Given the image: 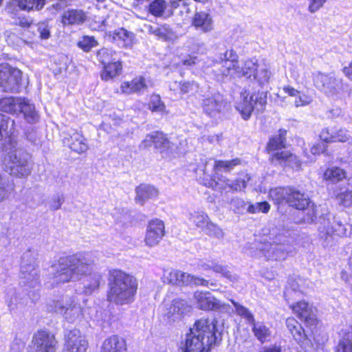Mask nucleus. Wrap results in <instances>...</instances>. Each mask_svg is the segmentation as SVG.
I'll list each match as a JSON object with an SVG mask.
<instances>
[{
	"mask_svg": "<svg viewBox=\"0 0 352 352\" xmlns=\"http://www.w3.org/2000/svg\"><path fill=\"white\" fill-rule=\"evenodd\" d=\"M94 262L91 252L77 253L61 257L55 266L54 281L56 283H65L89 276L87 280L88 283L84 286V292L87 294H90L99 287L102 280L100 274L93 272Z\"/></svg>",
	"mask_w": 352,
	"mask_h": 352,
	"instance_id": "nucleus-1",
	"label": "nucleus"
},
{
	"mask_svg": "<svg viewBox=\"0 0 352 352\" xmlns=\"http://www.w3.org/2000/svg\"><path fill=\"white\" fill-rule=\"evenodd\" d=\"M239 56L232 49L227 50L225 52L219 54L218 58L214 61L212 72L217 80L225 82L232 80L236 78L245 76L254 77L257 69V63L252 59L245 60L241 66Z\"/></svg>",
	"mask_w": 352,
	"mask_h": 352,
	"instance_id": "nucleus-2",
	"label": "nucleus"
},
{
	"mask_svg": "<svg viewBox=\"0 0 352 352\" xmlns=\"http://www.w3.org/2000/svg\"><path fill=\"white\" fill-rule=\"evenodd\" d=\"M216 325L208 318L197 320L186 334L184 352H209L217 340Z\"/></svg>",
	"mask_w": 352,
	"mask_h": 352,
	"instance_id": "nucleus-3",
	"label": "nucleus"
},
{
	"mask_svg": "<svg viewBox=\"0 0 352 352\" xmlns=\"http://www.w3.org/2000/svg\"><path fill=\"white\" fill-rule=\"evenodd\" d=\"M108 300L117 305H126L134 300L138 289L137 279L119 270L109 272Z\"/></svg>",
	"mask_w": 352,
	"mask_h": 352,
	"instance_id": "nucleus-4",
	"label": "nucleus"
},
{
	"mask_svg": "<svg viewBox=\"0 0 352 352\" xmlns=\"http://www.w3.org/2000/svg\"><path fill=\"white\" fill-rule=\"evenodd\" d=\"M6 145L5 149H1L4 152L2 157L3 169L13 177H28L32 169L30 153L20 147L16 142H8Z\"/></svg>",
	"mask_w": 352,
	"mask_h": 352,
	"instance_id": "nucleus-5",
	"label": "nucleus"
},
{
	"mask_svg": "<svg viewBox=\"0 0 352 352\" xmlns=\"http://www.w3.org/2000/svg\"><path fill=\"white\" fill-rule=\"evenodd\" d=\"M314 87L326 96L336 99L349 91V85L334 73L316 72L312 75Z\"/></svg>",
	"mask_w": 352,
	"mask_h": 352,
	"instance_id": "nucleus-6",
	"label": "nucleus"
},
{
	"mask_svg": "<svg viewBox=\"0 0 352 352\" xmlns=\"http://www.w3.org/2000/svg\"><path fill=\"white\" fill-rule=\"evenodd\" d=\"M286 132L285 130H279L278 134L272 138L267 144L269 152H275L272 155V162H284L287 166L293 167L294 165L296 167H298L300 163L296 155L288 151H279V150L285 147Z\"/></svg>",
	"mask_w": 352,
	"mask_h": 352,
	"instance_id": "nucleus-7",
	"label": "nucleus"
},
{
	"mask_svg": "<svg viewBox=\"0 0 352 352\" xmlns=\"http://www.w3.org/2000/svg\"><path fill=\"white\" fill-rule=\"evenodd\" d=\"M47 310L63 316L69 322L78 320L82 315L80 305L69 296H62L58 300H53L47 304Z\"/></svg>",
	"mask_w": 352,
	"mask_h": 352,
	"instance_id": "nucleus-8",
	"label": "nucleus"
},
{
	"mask_svg": "<svg viewBox=\"0 0 352 352\" xmlns=\"http://www.w3.org/2000/svg\"><path fill=\"white\" fill-rule=\"evenodd\" d=\"M268 261H283L294 251L287 238L282 234L276 236L272 243L265 244L261 250Z\"/></svg>",
	"mask_w": 352,
	"mask_h": 352,
	"instance_id": "nucleus-9",
	"label": "nucleus"
},
{
	"mask_svg": "<svg viewBox=\"0 0 352 352\" xmlns=\"http://www.w3.org/2000/svg\"><path fill=\"white\" fill-rule=\"evenodd\" d=\"M23 74L17 68L8 64H0V89L3 92H19L21 86Z\"/></svg>",
	"mask_w": 352,
	"mask_h": 352,
	"instance_id": "nucleus-10",
	"label": "nucleus"
},
{
	"mask_svg": "<svg viewBox=\"0 0 352 352\" xmlns=\"http://www.w3.org/2000/svg\"><path fill=\"white\" fill-rule=\"evenodd\" d=\"M287 204L289 206L297 210H306L305 221L311 223L316 220L318 209L314 204L311 205L309 198L304 192L294 188H291Z\"/></svg>",
	"mask_w": 352,
	"mask_h": 352,
	"instance_id": "nucleus-11",
	"label": "nucleus"
},
{
	"mask_svg": "<svg viewBox=\"0 0 352 352\" xmlns=\"http://www.w3.org/2000/svg\"><path fill=\"white\" fill-rule=\"evenodd\" d=\"M243 94V100L237 106V109L241 112L245 120L250 118L254 109L257 111H263L267 103V92H258L254 94L248 98V95Z\"/></svg>",
	"mask_w": 352,
	"mask_h": 352,
	"instance_id": "nucleus-12",
	"label": "nucleus"
},
{
	"mask_svg": "<svg viewBox=\"0 0 352 352\" xmlns=\"http://www.w3.org/2000/svg\"><path fill=\"white\" fill-rule=\"evenodd\" d=\"M56 344L54 334L47 331H38L33 336L30 352H55Z\"/></svg>",
	"mask_w": 352,
	"mask_h": 352,
	"instance_id": "nucleus-13",
	"label": "nucleus"
},
{
	"mask_svg": "<svg viewBox=\"0 0 352 352\" xmlns=\"http://www.w3.org/2000/svg\"><path fill=\"white\" fill-rule=\"evenodd\" d=\"M250 180V176L248 174H245L243 177H239L233 181L218 172H214L212 176V181L214 182L215 186L222 190L228 188L235 192L243 191L247 187Z\"/></svg>",
	"mask_w": 352,
	"mask_h": 352,
	"instance_id": "nucleus-14",
	"label": "nucleus"
},
{
	"mask_svg": "<svg viewBox=\"0 0 352 352\" xmlns=\"http://www.w3.org/2000/svg\"><path fill=\"white\" fill-rule=\"evenodd\" d=\"M30 256L29 252L23 256V263L20 271V283L23 286L35 287L38 285V270L35 267V263H27L28 258Z\"/></svg>",
	"mask_w": 352,
	"mask_h": 352,
	"instance_id": "nucleus-15",
	"label": "nucleus"
},
{
	"mask_svg": "<svg viewBox=\"0 0 352 352\" xmlns=\"http://www.w3.org/2000/svg\"><path fill=\"white\" fill-rule=\"evenodd\" d=\"M294 313L308 326L316 324L317 321L316 309L305 301H299L290 305Z\"/></svg>",
	"mask_w": 352,
	"mask_h": 352,
	"instance_id": "nucleus-16",
	"label": "nucleus"
},
{
	"mask_svg": "<svg viewBox=\"0 0 352 352\" xmlns=\"http://www.w3.org/2000/svg\"><path fill=\"white\" fill-rule=\"evenodd\" d=\"M165 234L164 222L158 219L149 221L145 235L144 242L148 247L157 245Z\"/></svg>",
	"mask_w": 352,
	"mask_h": 352,
	"instance_id": "nucleus-17",
	"label": "nucleus"
},
{
	"mask_svg": "<svg viewBox=\"0 0 352 352\" xmlns=\"http://www.w3.org/2000/svg\"><path fill=\"white\" fill-rule=\"evenodd\" d=\"M65 348L68 352H85L88 343L79 330L74 329L65 334Z\"/></svg>",
	"mask_w": 352,
	"mask_h": 352,
	"instance_id": "nucleus-18",
	"label": "nucleus"
},
{
	"mask_svg": "<svg viewBox=\"0 0 352 352\" xmlns=\"http://www.w3.org/2000/svg\"><path fill=\"white\" fill-rule=\"evenodd\" d=\"M225 105L223 98L219 94L206 97L201 102L204 112L211 118L219 116L222 112Z\"/></svg>",
	"mask_w": 352,
	"mask_h": 352,
	"instance_id": "nucleus-19",
	"label": "nucleus"
},
{
	"mask_svg": "<svg viewBox=\"0 0 352 352\" xmlns=\"http://www.w3.org/2000/svg\"><path fill=\"white\" fill-rule=\"evenodd\" d=\"M195 307L202 310H218L222 306L211 293L197 291L193 295Z\"/></svg>",
	"mask_w": 352,
	"mask_h": 352,
	"instance_id": "nucleus-20",
	"label": "nucleus"
},
{
	"mask_svg": "<svg viewBox=\"0 0 352 352\" xmlns=\"http://www.w3.org/2000/svg\"><path fill=\"white\" fill-rule=\"evenodd\" d=\"M191 306L185 300L174 299L167 307L166 316L170 321L175 322L180 319L184 314L190 312Z\"/></svg>",
	"mask_w": 352,
	"mask_h": 352,
	"instance_id": "nucleus-21",
	"label": "nucleus"
},
{
	"mask_svg": "<svg viewBox=\"0 0 352 352\" xmlns=\"http://www.w3.org/2000/svg\"><path fill=\"white\" fill-rule=\"evenodd\" d=\"M286 326L287 329L292 335L294 340L302 346L307 347L310 344V340H309L307 334L305 332L302 325L292 317L288 318L286 320Z\"/></svg>",
	"mask_w": 352,
	"mask_h": 352,
	"instance_id": "nucleus-22",
	"label": "nucleus"
},
{
	"mask_svg": "<svg viewBox=\"0 0 352 352\" xmlns=\"http://www.w3.org/2000/svg\"><path fill=\"white\" fill-rule=\"evenodd\" d=\"M64 142L78 154L86 152L89 148L86 138L81 133L76 131L69 133L68 136L64 138Z\"/></svg>",
	"mask_w": 352,
	"mask_h": 352,
	"instance_id": "nucleus-23",
	"label": "nucleus"
},
{
	"mask_svg": "<svg viewBox=\"0 0 352 352\" xmlns=\"http://www.w3.org/2000/svg\"><path fill=\"white\" fill-rule=\"evenodd\" d=\"M14 121L10 117L3 115V120L0 122V149H5L6 144L10 142H16L12 136L14 132Z\"/></svg>",
	"mask_w": 352,
	"mask_h": 352,
	"instance_id": "nucleus-24",
	"label": "nucleus"
},
{
	"mask_svg": "<svg viewBox=\"0 0 352 352\" xmlns=\"http://www.w3.org/2000/svg\"><path fill=\"white\" fill-rule=\"evenodd\" d=\"M212 19L210 14L206 12H197L192 21V25L196 30L202 32H209L213 29Z\"/></svg>",
	"mask_w": 352,
	"mask_h": 352,
	"instance_id": "nucleus-25",
	"label": "nucleus"
},
{
	"mask_svg": "<svg viewBox=\"0 0 352 352\" xmlns=\"http://www.w3.org/2000/svg\"><path fill=\"white\" fill-rule=\"evenodd\" d=\"M87 19L86 13L82 10L69 9L62 15L61 22L64 25H78Z\"/></svg>",
	"mask_w": 352,
	"mask_h": 352,
	"instance_id": "nucleus-26",
	"label": "nucleus"
},
{
	"mask_svg": "<svg viewBox=\"0 0 352 352\" xmlns=\"http://www.w3.org/2000/svg\"><path fill=\"white\" fill-rule=\"evenodd\" d=\"M126 350L125 340L117 336H113L104 341L100 352H126Z\"/></svg>",
	"mask_w": 352,
	"mask_h": 352,
	"instance_id": "nucleus-27",
	"label": "nucleus"
},
{
	"mask_svg": "<svg viewBox=\"0 0 352 352\" xmlns=\"http://www.w3.org/2000/svg\"><path fill=\"white\" fill-rule=\"evenodd\" d=\"M135 201L144 205V203L150 199L155 198L158 196V190L153 186L142 184L135 189Z\"/></svg>",
	"mask_w": 352,
	"mask_h": 352,
	"instance_id": "nucleus-28",
	"label": "nucleus"
},
{
	"mask_svg": "<svg viewBox=\"0 0 352 352\" xmlns=\"http://www.w3.org/2000/svg\"><path fill=\"white\" fill-rule=\"evenodd\" d=\"M320 233V237L324 238V241L328 245L332 239V234L338 236H345L347 232L346 226L342 224L340 221H334L333 226L331 229H326L324 226H320L318 228Z\"/></svg>",
	"mask_w": 352,
	"mask_h": 352,
	"instance_id": "nucleus-29",
	"label": "nucleus"
},
{
	"mask_svg": "<svg viewBox=\"0 0 352 352\" xmlns=\"http://www.w3.org/2000/svg\"><path fill=\"white\" fill-rule=\"evenodd\" d=\"M21 104L17 109V114L23 113L24 119L29 123H34L38 120V114L35 110V107L30 100L21 98Z\"/></svg>",
	"mask_w": 352,
	"mask_h": 352,
	"instance_id": "nucleus-30",
	"label": "nucleus"
},
{
	"mask_svg": "<svg viewBox=\"0 0 352 352\" xmlns=\"http://www.w3.org/2000/svg\"><path fill=\"white\" fill-rule=\"evenodd\" d=\"M21 104L17 109V114L23 113L24 119L29 123H34L38 120V114L35 110V107L30 100L21 98Z\"/></svg>",
	"mask_w": 352,
	"mask_h": 352,
	"instance_id": "nucleus-31",
	"label": "nucleus"
},
{
	"mask_svg": "<svg viewBox=\"0 0 352 352\" xmlns=\"http://www.w3.org/2000/svg\"><path fill=\"white\" fill-rule=\"evenodd\" d=\"M123 93H143L147 89L146 80L143 76L135 78L130 82H124L120 87Z\"/></svg>",
	"mask_w": 352,
	"mask_h": 352,
	"instance_id": "nucleus-32",
	"label": "nucleus"
},
{
	"mask_svg": "<svg viewBox=\"0 0 352 352\" xmlns=\"http://www.w3.org/2000/svg\"><path fill=\"white\" fill-rule=\"evenodd\" d=\"M199 266L204 270H212L216 273L221 274L223 276L227 278L230 281H235L237 280L236 275L232 274V273L227 269L226 266L219 264L214 261H201L199 263Z\"/></svg>",
	"mask_w": 352,
	"mask_h": 352,
	"instance_id": "nucleus-33",
	"label": "nucleus"
},
{
	"mask_svg": "<svg viewBox=\"0 0 352 352\" xmlns=\"http://www.w3.org/2000/svg\"><path fill=\"white\" fill-rule=\"evenodd\" d=\"M113 38L120 46L127 47L133 45L135 36L133 33L129 32L124 28H120L115 30Z\"/></svg>",
	"mask_w": 352,
	"mask_h": 352,
	"instance_id": "nucleus-34",
	"label": "nucleus"
},
{
	"mask_svg": "<svg viewBox=\"0 0 352 352\" xmlns=\"http://www.w3.org/2000/svg\"><path fill=\"white\" fill-rule=\"evenodd\" d=\"M190 284H195L197 285L207 286L208 280L192 276L186 272L179 270L178 272V282L177 285H188Z\"/></svg>",
	"mask_w": 352,
	"mask_h": 352,
	"instance_id": "nucleus-35",
	"label": "nucleus"
},
{
	"mask_svg": "<svg viewBox=\"0 0 352 352\" xmlns=\"http://www.w3.org/2000/svg\"><path fill=\"white\" fill-rule=\"evenodd\" d=\"M149 12L155 16L164 15L170 16L173 14L172 10H168V6L164 0H155L149 5Z\"/></svg>",
	"mask_w": 352,
	"mask_h": 352,
	"instance_id": "nucleus-36",
	"label": "nucleus"
},
{
	"mask_svg": "<svg viewBox=\"0 0 352 352\" xmlns=\"http://www.w3.org/2000/svg\"><path fill=\"white\" fill-rule=\"evenodd\" d=\"M122 70V65L119 61H111L104 65V69L101 78L104 80H109L118 76Z\"/></svg>",
	"mask_w": 352,
	"mask_h": 352,
	"instance_id": "nucleus-37",
	"label": "nucleus"
},
{
	"mask_svg": "<svg viewBox=\"0 0 352 352\" xmlns=\"http://www.w3.org/2000/svg\"><path fill=\"white\" fill-rule=\"evenodd\" d=\"M21 98L5 97L0 99V111L17 114V109L21 104Z\"/></svg>",
	"mask_w": 352,
	"mask_h": 352,
	"instance_id": "nucleus-38",
	"label": "nucleus"
},
{
	"mask_svg": "<svg viewBox=\"0 0 352 352\" xmlns=\"http://www.w3.org/2000/svg\"><path fill=\"white\" fill-rule=\"evenodd\" d=\"M241 164V160L239 158H234L230 160H219L214 161L213 169L214 172L223 171L229 173L232 171L235 166Z\"/></svg>",
	"mask_w": 352,
	"mask_h": 352,
	"instance_id": "nucleus-39",
	"label": "nucleus"
},
{
	"mask_svg": "<svg viewBox=\"0 0 352 352\" xmlns=\"http://www.w3.org/2000/svg\"><path fill=\"white\" fill-rule=\"evenodd\" d=\"M290 190L291 187H277L271 189L270 190L269 195L277 204H282L285 201L287 203Z\"/></svg>",
	"mask_w": 352,
	"mask_h": 352,
	"instance_id": "nucleus-40",
	"label": "nucleus"
},
{
	"mask_svg": "<svg viewBox=\"0 0 352 352\" xmlns=\"http://www.w3.org/2000/svg\"><path fill=\"white\" fill-rule=\"evenodd\" d=\"M252 332L254 336L261 342L264 343L267 341L271 336V331L268 327H267L262 322H254L252 324Z\"/></svg>",
	"mask_w": 352,
	"mask_h": 352,
	"instance_id": "nucleus-41",
	"label": "nucleus"
},
{
	"mask_svg": "<svg viewBox=\"0 0 352 352\" xmlns=\"http://www.w3.org/2000/svg\"><path fill=\"white\" fill-rule=\"evenodd\" d=\"M346 171L340 167L328 168L324 173L323 178L332 182H338L346 177Z\"/></svg>",
	"mask_w": 352,
	"mask_h": 352,
	"instance_id": "nucleus-42",
	"label": "nucleus"
},
{
	"mask_svg": "<svg viewBox=\"0 0 352 352\" xmlns=\"http://www.w3.org/2000/svg\"><path fill=\"white\" fill-rule=\"evenodd\" d=\"M198 87V84L194 80L184 82L175 81L170 85V89L171 90L175 91L177 89H179L180 92L183 94L197 91Z\"/></svg>",
	"mask_w": 352,
	"mask_h": 352,
	"instance_id": "nucleus-43",
	"label": "nucleus"
},
{
	"mask_svg": "<svg viewBox=\"0 0 352 352\" xmlns=\"http://www.w3.org/2000/svg\"><path fill=\"white\" fill-rule=\"evenodd\" d=\"M188 219L197 228H200L203 230H205L210 222L208 215L206 213L199 211H195L194 212L190 213Z\"/></svg>",
	"mask_w": 352,
	"mask_h": 352,
	"instance_id": "nucleus-44",
	"label": "nucleus"
},
{
	"mask_svg": "<svg viewBox=\"0 0 352 352\" xmlns=\"http://www.w3.org/2000/svg\"><path fill=\"white\" fill-rule=\"evenodd\" d=\"M154 145L156 149L163 153L170 148V142L163 133L156 131L155 132Z\"/></svg>",
	"mask_w": 352,
	"mask_h": 352,
	"instance_id": "nucleus-45",
	"label": "nucleus"
},
{
	"mask_svg": "<svg viewBox=\"0 0 352 352\" xmlns=\"http://www.w3.org/2000/svg\"><path fill=\"white\" fill-rule=\"evenodd\" d=\"M232 303L235 307V311L237 315L245 318L250 324H252L255 322L254 317L250 311L245 307L240 305L234 300H230Z\"/></svg>",
	"mask_w": 352,
	"mask_h": 352,
	"instance_id": "nucleus-46",
	"label": "nucleus"
},
{
	"mask_svg": "<svg viewBox=\"0 0 352 352\" xmlns=\"http://www.w3.org/2000/svg\"><path fill=\"white\" fill-rule=\"evenodd\" d=\"M232 303L235 307V311L237 315L245 318L250 324H252L255 322L254 317L250 311L245 307L240 305L234 300H230Z\"/></svg>",
	"mask_w": 352,
	"mask_h": 352,
	"instance_id": "nucleus-47",
	"label": "nucleus"
},
{
	"mask_svg": "<svg viewBox=\"0 0 352 352\" xmlns=\"http://www.w3.org/2000/svg\"><path fill=\"white\" fill-rule=\"evenodd\" d=\"M98 45V41L92 36H83L78 43V46L84 52H88Z\"/></svg>",
	"mask_w": 352,
	"mask_h": 352,
	"instance_id": "nucleus-48",
	"label": "nucleus"
},
{
	"mask_svg": "<svg viewBox=\"0 0 352 352\" xmlns=\"http://www.w3.org/2000/svg\"><path fill=\"white\" fill-rule=\"evenodd\" d=\"M23 298H19V294L16 292L14 289H10L7 293L6 303L9 307L10 311L14 310L18 304L21 303ZM24 302H21L23 303Z\"/></svg>",
	"mask_w": 352,
	"mask_h": 352,
	"instance_id": "nucleus-49",
	"label": "nucleus"
},
{
	"mask_svg": "<svg viewBox=\"0 0 352 352\" xmlns=\"http://www.w3.org/2000/svg\"><path fill=\"white\" fill-rule=\"evenodd\" d=\"M21 10H26L22 0H10L6 8V11L12 18H14Z\"/></svg>",
	"mask_w": 352,
	"mask_h": 352,
	"instance_id": "nucleus-50",
	"label": "nucleus"
},
{
	"mask_svg": "<svg viewBox=\"0 0 352 352\" xmlns=\"http://www.w3.org/2000/svg\"><path fill=\"white\" fill-rule=\"evenodd\" d=\"M229 206L235 213L243 214L246 210L247 204L243 199L236 196L230 200Z\"/></svg>",
	"mask_w": 352,
	"mask_h": 352,
	"instance_id": "nucleus-51",
	"label": "nucleus"
},
{
	"mask_svg": "<svg viewBox=\"0 0 352 352\" xmlns=\"http://www.w3.org/2000/svg\"><path fill=\"white\" fill-rule=\"evenodd\" d=\"M149 109L153 112L166 113V105L159 95H153L149 102Z\"/></svg>",
	"mask_w": 352,
	"mask_h": 352,
	"instance_id": "nucleus-52",
	"label": "nucleus"
},
{
	"mask_svg": "<svg viewBox=\"0 0 352 352\" xmlns=\"http://www.w3.org/2000/svg\"><path fill=\"white\" fill-rule=\"evenodd\" d=\"M155 36L165 41L170 40L174 36V32L168 25H157Z\"/></svg>",
	"mask_w": 352,
	"mask_h": 352,
	"instance_id": "nucleus-53",
	"label": "nucleus"
},
{
	"mask_svg": "<svg viewBox=\"0 0 352 352\" xmlns=\"http://www.w3.org/2000/svg\"><path fill=\"white\" fill-rule=\"evenodd\" d=\"M333 142H346L351 139L349 131L342 128H333Z\"/></svg>",
	"mask_w": 352,
	"mask_h": 352,
	"instance_id": "nucleus-54",
	"label": "nucleus"
},
{
	"mask_svg": "<svg viewBox=\"0 0 352 352\" xmlns=\"http://www.w3.org/2000/svg\"><path fill=\"white\" fill-rule=\"evenodd\" d=\"M208 235L214 236L219 239H221L224 236L223 230L218 226L214 224L211 221L207 225L206 228L204 230Z\"/></svg>",
	"mask_w": 352,
	"mask_h": 352,
	"instance_id": "nucleus-55",
	"label": "nucleus"
},
{
	"mask_svg": "<svg viewBox=\"0 0 352 352\" xmlns=\"http://www.w3.org/2000/svg\"><path fill=\"white\" fill-rule=\"evenodd\" d=\"M97 56L99 61L103 65H106L107 63L116 60L112 58L113 54L111 51L107 48L100 50L98 52Z\"/></svg>",
	"mask_w": 352,
	"mask_h": 352,
	"instance_id": "nucleus-56",
	"label": "nucleus"
},
{
	"mask_svg": "<svg viewBox=\"0 0 352 352\" xmlns=\"http://www.w3.org/2000/svg\"><path fill=\"white\" fill-rule=\"evenodd\" d=\"M336 199L340 205L348 207L352 204V191L346 190L341 192L337 196Z\"/></svg>",
	"mask_w": 352,
	"mask_h": 352,
	"instance_id": "nucleus-57",
	"label": "nucleus"
},
{
	"mask_svg": "<svg viewBox=\"0 0 352 352\" xmlns=\"http://www.w3.org/2000/svg\"><path fill=\"white\" fill-rule=\"evenodd\" d=\"M178 270H166L164 274V282L177 285L178 282Z\"/></svg>",
	"mask_w": 352,
	"mask_h": 352,
	"instance_id": "nucleus-58",
	"label": "nucleus"
},
{
	"mask_svg": "<svg viewBox=\"0 0 352 352\" xmlns=\"http://www.w3.org/2000/svg\"><path fill=\"white\" fill-rule=\"evenodd\" d=\"M25 9L30 10L32 9L41 10L43 8L47 0H22Z\"/></svg>",
	"mask_w": 352,
	"mask_h": 352,
	"instance_id": "nucleus-59",
	"label": "nucleus"
},
{
	"mask_svg": "<svg viewBox=\"0 0 352 352\" xmlns=\"http://www.w3.org/2000/svg\"><path fill=\"white\" fill-rule=\"evenodd\" d=\"M312 101L313 98L311 96L299 92L298 96H297L294 100V104L296 107H299L308 105L311 103Z\"/></svg>",
	"mask_w": 352,
	"mask_h": 352,
	"instance_id": "nucleus-60",
	"label": "nucleus"
},
{
	"mask_svg": "<svg viewBox=\"0 0 352 352\" xmlns=\"http://www.w3.org/2000/svg\"><path fill=\"white\" fill-rule=\"evenodd\" d=\"M336 352H352V341L348 338H344L340 340Z\"/></svg>",
	"mask_w": 352,
	"mask_h": 352,
	"instance_id": "nucleus-61",
	"label": "nucleus"
},
{
	"mask_svg": "<svg viewBox=\"0 0 352 352\" xmlns=\"http://www.w3.org/2000/svg\"><path fill=\"white\" fill-rule=\"evenodd\" d=\"M254 78L256 79L261 85H263L268 82L270 78V72L266 69H261L259 72L255 73Z\"/></svg>",
	"mask_w": 352,
	"mask_h": 352,
	"instance_id": "nucleus-62",
	"label": "nucleus"
},
{
	"mask_svg": "<svg viewBox=\"0 0 352 352\" xmlns=\"http://www.w3.org/2000/svg\"><path fill=\"white\" fill-rule=\"evenodd\" d=\"M25 135L27 140H28L30 142L34 144H38V142H39V134L33 127H30L27 129L25 132Z\"/></svg>",
	"mask_w": 352,
	"mask_h": 352,
	"instance_id": "nucleus-63",
	"label": "nucleus"
},
{
	"mask_svg": "<svg viewBox=\"0 0 352 352\" xmlns=\"http://www.w3.org/2000/svg\"><path fill=\"white\" fill-rule=\"evenodd\" d=\"M320 138L322 140V142H333V128H325L323 129L320 133Z\"/></svg>",
	"mask_w": 352,
	"mask_h": 352,
	"instance_id": "nucleus-64",
	"label": "nucleus"
}]
</instances>
